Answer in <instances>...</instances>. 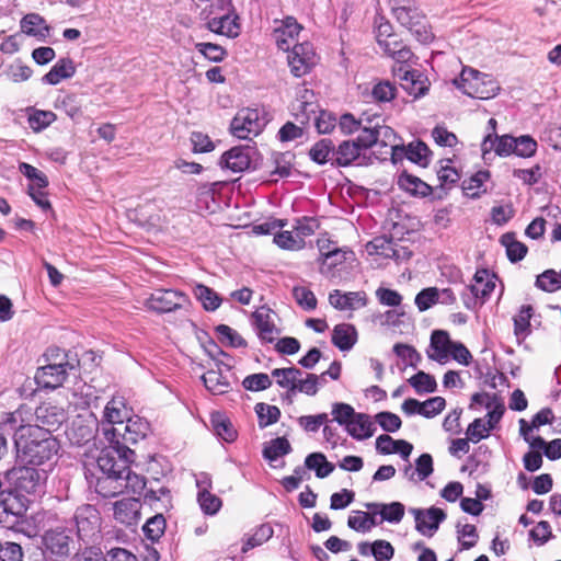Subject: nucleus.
Instances as JSON below:
<instances>
[{"mask_svg": "<svg viewBox=\"0 0 561 561\" xmlns=\"http://www.w3.org/2000/svg\"><path fill=\"white\" fill-rule=\"evenodd\" d=\"M13 440L18 459L32 466L54 465L60 448L58 440L39 425H20Z\"/></svg>", "mask_w": 561, "mask_h": 561, "instance_id": "f257e3e1", "label": "nucleus"}, {"mask_svg": "<svg viewBox=\"0 0 561 561\" xmlns=\"http://www.w3.org/2000/svg\"><path fill=\"white\" fill-rule=\"evenodd\" d=\"M45 480V471H38L31 467H14L7 471L5 481L9 484V492L2 500L3 511L14 516L22 515L25 505L18 496L39 492Z\"/></svg>", "mask_w": 561, "mask_h": 561, "instance_id": "f03ea898", "label": "nucleus"}, {"mask_svg": "<svg viewBox=\"0 0 561 561\" xmlns=\"http://www.w3.org/2000/svg\"><path fill=\"white\" fill-rule=\"evenodd\" d=\"M481 404L488 412L484 419H476L469 424L466 435L472 443H479L486 438L490 432L496 426L504 413V404L495 394L476 393L472 397V405Z\"/></svg>", "mask_w": 561, "mask_h": 561, "instance_id": "7ed1b4c3", "label": "nucleus"}, {"mask_svg": "<svg viewBox=\"0 0 561 561\" xmlns=\"http://www.w3.org/2000/svg\"><path fill=\"white\" fill-rule=\"evenodd\" d=\"M453 82L466 95L480 100L492 99L500 91L499 82L491 75L471 67H463L460 76Z\"/></svg>", "mask_w": 561, "mask_h": 561, "instance_id": "20e7f679", "label": "nucleus"}, {"mask_svg": "<svg viewBox=\"0 0 561 561\" xmlns=\"http://www.w3.org/2000/svg\"><path fill=\"white\" fill-rule=\"evenodd\" d=\"M270 121L264 107L242 108L230 124L231 134L239 139H252L259 136Z\"/></svg>", "mask_w": 561, "mask_h": 561, "instance_id": "39448f33", "label": "nucleus"}, {"mask_svg": "<svg viewBox=\"0 0 561 561\" xmlns=\"http://www.w3.org/2000/svg\"><path fill=\"white\" fill-rule=\"evenodd\" d=\"M149 425L139 416H129L125 423L114 427L102 428L103 435L108 444H116L128 447L129 444H136L145 438Z\"/></svg>", "mask_w": 561, "mask_h": 561, "instance_id": "423d86ee", "label": "nucleus"}, {"mask_svg": "<svg viewBox=\"0 0 561 561\" xmlns=\"http://www.w3.org/2000/svg\"><path fill=\"white\" fill-rule=\"evenodd\" d=\"M134 460V451L126 446L108 444L96 458L100 474L125 473L127 465Z\"/></svg>", "mask_w": 561, "mask_h": 561, "instance_id": "0eeeda50", "label": "nucleus"}, {"mask_svg": "<svg viewBox=\"0 0 561 561\" xmlns=\"http://www.w3.org/2000/svg\"><path fill=\"white\" fill-rule=\"evenodd\" d=\"M396 20L407 27L415 38L423 43H430L433 39V33L427 24L425 15L419 9L407 4L396 5L392 8Z\"/></svg>", "mask_w": 561, "mask_h": 561, "instance_id": "6e6552de", "label": "nucleus"}, {"mask_svg": "<svg viewBox=\"0 0 561 561\" xmlns=\"http://www.w3.org/2000/svg\"><path fill=\"white\" fill-rule=\"evenodd\" d=\"M150 310L159 313L187 312L191 305L188 297L173 289H157L147 300Z\"/></svg>", "mask_w": 561, "mask_h": 561, "instance_id": "1a4fd4ad", "label": "nucleus"}, {"mask_svg": "<svg viewBox=\"0 0 561 561\" xmlns=\"http://www.w3.org/2000/svg\"><path fill=\"white\" fill-rule=\"evenodd\" d=\"M354 262L355 253L346 247L330 251L324 257L319 259L320 273L333 282L342 280L343 273L352 267Z\"/></svg>", "mask_w": 561, "mask_h": 561, "instance_id": "9d476101", "label": "nucleus"}, {"mask_svg": "<svg viewBox=\"0 0 561 561\" xmlns=\"http://www.w3.org/2000/svg\"><path fill=\"white\" fill-rule=\"evenodd\" d=\"M290 72L300 78L311 71L317 64V55L310 43L295 44L287 56Z\"/></svg>", "mask_w": 561, "mask_h": 561, "instance_id": "9b49d317", "label": "nucleus"}, {"mask_svg": "<svg viewBox=\"0 0 561 561\" xmlns=\"http://www.w3.org/2000/svg\"><path fill=\"white\" fill-rule=\"evenodd\" d=\"M96 428L98 420L94 414L84 412L72 420L66 431V435L71 444L83 445L94 437Z\"/></svg>", "mask_w": 561, "mask_h": 561, "instance_id": "f8f14e48", "label": "nucleus"}, {"mask_svg": "<svg viewBox=\"0 0 561 561\" xmlns=\"http://www.w3.org/2000/svg\"><path fill=\"white\" fill-rule=\"evenodd\" d=\"M77 533L83 541L94 538L101 527V517L98 510L92 505H82L77 508L75 514Z\"/></svg>", "mask_w": 561, "mask_h": 561, "instance_id": "ddd939ff", "label": "nucleus"}, {"mask_svg": "<svg viewBox=\"0 0 561 561\" xmlns=\"http://www.w3.org/2000/svg\"><path fill=\"white\" fill-rule=\"evenodd\" d=\"M256 149L251 146H237L226 151L220 158V167L234 173L243 172L251 167Z\"/></svg>", "mask_w": 561, "mask_h": 561, "instance_id": "4468645a", "label": "nucleus"}, {"mask_svg": "<svg viewBox=\"0 0 561 561\" xmlns=\"http://www.w3.org/2000/svg\"><path fill=\"white\" fill-rule=\"evenodd\" d=\"M369 254H375L385 259H391L396 262L407 261L411 257L412 252L407 248L399 245L392 239L386 237H377L367 244Z\"/></svg>", "mask_w": 561, "mask_h": 561, "instance_id": "2eb2a0df", "label": "nucleus"}, {"mask_svg": "<svg viewBox=\"0 0 561 561\" xmlns=\"http://www.w3.org/2000/svg\"><path fill=\"white\" fill-rule=\"evenodd\" d=\"M277 24L273 32V38L277 47L284 51H289L290 47L297 43V37L302 30V26L293 16H286L280 21H275Z\"/></svg>", "mask_w": 561, "mask_h": 561, "instance_id": "dca6fc26", "label": "nucleus"}, {"mask_svg": "<svg viewBox=\"0 0 561 561\" xmlns=\"http://www.w3.org/2000/svg\"><path fill=\"white\" fill-rule=\"evenodd\" d=\"M456 296L450 288L439 289L437 287H427L422 289L414 299V304L420 312H424L437 305H453Z\"/></svg>", "mask_w": 561, "mask_h": 561, "instance_id": "f3484780", "label": "nucleus"}, {"mask_svg": "<svg viewBox=\"0 0 561 561\" xmlns=\"http://www.w3.org/2000/svg\"><path fill=\"white\" fill-rule=\"evenodd\" d=\"M410 513L414 516L416 530L427 537H432L435 534L439 524L446 517L445 513L437 507L427 510L411 508Z\"/></svg>", "mask_w": 561, "mask_h": 561, "instance_id": "a211bd4d", "label": "nucleus"}, {"mask_svg": "<svg viewBox=\"0 0 561 561\" xmlns=\"http://www.w3.org/2000/svg\"><path fill=\"white\" fill-rule=\"evenodd\" d=\"M67 363H53L39 367L35 374V381L39 388L56 389L67 378Z\"/></svg>", "mask_w": 561, "mask_h": 561, "instance_id": "6ab92c4d", "label": "nucleus"}, {"mask_svg": "<svg viewBox=\"0 0 561 561\" xmlns=\"http://www.w3.org/2000/svg\"><path fill=\"white\" fill-rule=\"evenodd\" d=\"M35 417L38 422L37 425L50 433L66 421L67 414L62 407L51 402H45L36 408Z\"/></svg>", "mask_w": 561, "mask_h": 561, "instance_id": "aec40b11", "label": "nucleus"}, {"mask_svg": "<svg viewBox=\"0 0 561 561\" xmlns=\"http://www.w3.org/2000/svg\"><path fill=\"white\" fill-rule=\"evenodd\" d=\"M330 304L340 311H357L367 305V294L364 290L342 291L333 290L329 295Z\"/></svg>", "mask_w": 561, "mask_h": 561, "instance_id": "412c9836", "label": "nucleus"}, {"mask_svg": "<svg viewBox=\"0 0 561 561\" xmlns=\"http://www.w3.org/2000/svg\"><path fill=\"white\" fill-rule=\"evenodd\" d=\"M364 506L367 511H370L375 514L376 518H378L379 525L383 522L390 524H399L405 513V507L400 502H391V503H378V502H368L365 503Z\"/></svg>", "mask_w": 561, "mask_h": 561, "instance_id": "4be33fe9", "label": "nucleus"}, {"mask_svg": "<svg viewBox=\"0 0 561 561\" xmlns=\"http://www.w3.org/2000/svg\"><path fill=\"white\" fill-rule=\"evenodd\" d=\"M405 156L411 162L426 168L431 161V151L425 142L415 141L410 142L408 146H392V159L396 157Z\"/></svg>", "mask_w": 561, "mask_h": 561, "instance_id": "5701e85b", "label": "nucleus"}, {"mask_svg": "<svg viewBox=\"0 0 561 561\" xmlns=\"http://www.w3.org/2000/svg\"><path fill=\"white\" fill-rule=\"evenodd\" d=\"M514 145H516V140L513 136L503 135L499 137L497 135L488 134L481 144V151L483 158L492 151L497 156L507 157L513 153Z\"/></svg>", "mask_w": 561, "mask_h": 561, "instance_id": "b1692460", "label": "nucleus"}, {"mask_svg": "<svg viewBox=\"0 0 561 561\" xmlns=\"http://www.w3.org/2000/svg\"><path fill=\"white\" fill-rule=\"evenodd\" d=\"M77 68L73 60L69 57L60 58L50 70L42 77V83L57 85L62 80L72 78Z\"/></svg>", "mask_w": 561, "mask_h": 561, "instance_id": "393cba45", "label": "nucleus"}, {"mask_svg": "<svg viewBox=\"0 0 561 561\" xmlns=\"http://www.w3.org/2000/svg\"><path fill=\"white\" fill-rule=\"evenodd\" d=\"M453 343L447 332L440 330L434 331L427 351L428 357L439 364H446L449 360V351Z\"/></svg>", "mask_w": 561, "mask_h": 561, "instance_id": "a878e982", "label": "nucleus"}, {"mask_svg": "<svg viewBox=\"0 0 561 561\" xmlns=\"http://www.w3.org/2000/svg\"><path fill=\"white\" fill-rule=\"evenodd\" d=\"M238 15L225 13L221 16H215L207 22V28L216 34L234 38L240 34V24Z\"/></svg>", "mask_w": 561, "mask_h": 561, "instance_id": "bb28decb", "label": "nucleus"}, {"mask_svg": "<svg viewBox=\"0 0 561 561\" xmlns=\"http://www.w3.org/2000/svg\"><path fill=\"white\" fill-rule=\"evenodd\" d=\"M399 71H403L402 87L409 94L421 98L427 93L430 82L419 70H404L400 67Z\"/></svg>", "mask_w": 561, "mask_h": 561, "instance_id": "cd10ccee", "label": "nucleus"}, {"mask_svg": "<svg viewBox=\"0 0 561 561\" xmlns=\"http://www.w3.org/2000/svg\"><path fill=\"white\" fill-rule=\"evenodd\" d=\"M129 417V411L122 398H113L104 408L102 426L114 427Z\"/></svg>", "mask_w": 561, "mask_h": 561, "instance_id": "c85d7f7f", "label": "nucleus"}, {"mask_svg": "<svg viewBox=\"0 0 561 561\" xmlns=\"http://www.w3.org/2000/svg\"><path fill=\"white\" fill-rule=\"evenodd\" d=\"M379 47L383 54L402 65L408 64L414 57L410 47L397 34L383 41Z\"/></svg>", "mask_w": 561, "mask_h": 561, "instance_id": "c756f323", "label": "nucleus"}, {"mask_svg": "<svg viewBox=\"0 0 561 561\" xmlns=\"http://www.w3.org/2000/svg\"><path fill=\"white\" fill-rule=\"evenodd\" d=\"M375 430L376 428L370 416L364 413H357L356 416L345 426L347 434L357 440H364L371 437Z\"/></svg>", "mask_w": 561, "mask_h": 561, "instance_id": "7c9ffc66", "label": "nucleus"}, {"mask_svg": "<svg viewBox=\"0 0 561 561\" xmlns=\"http://www.w3.org/2000/svg\"><path fill=\"white\" fill-rule=\"evenodd\" d=\"M140 503L135 497H126L114 504V517L122 524L131 525L138 518Z\"/></svg>", "mask_w": 561, "mask_h": 561, "instance_id": "2f4dec72", "label": "nucleus"}, {"mask_svg": "<svg viewBox=\"0 0 561 561\" xmlns=\"http://www.w3.org/2000/svg\"><path fill=\"white\" fill-rule=\"evenodd\" d=\"M123 474H98L95 477V491L104 497L123 493Z\"/></svg>", "mask_w": 561, "mask_h": 561, "instance_id": "473e14b6", "label": "nucleus"}, {"mask_svg": "<svg viewBox=\"0 0 561 561\" xmlns=\"http://www.w3.org/2000/svg\"><path fill=\"white\" fill-rule=\"evenodd\" d=\"M21 30L28 36L45 39L49 35V26L43 16L37 13H28L21 20Z\"/></svg>", "mask_w": 561, "mask_h": 561, "instance_id": "72a5a7b5", "label": "nucleus"}, {"mask_svg": "<svg viewBox=\"0 0 561 561\" xmlns=\"http://www.w3.org/2000/svg\"><path fill=\"white\" fill-rule=\"evenodd\" d=\"M332 342L339 350L350 351L357 342V331L355 327L348 323L335 325Z\"/></svg>", "mask_w": 561, "mask_h": 561, "instance_id": "f704fd0d", "label": "nucleus"}, {"mask_svg": "<svg viewBox=\"0 0 561 561\" xmlns=\"http://www.w3.org/2000/svg\"><path fill=\"white\" fill-rule=\"evenodd\" d=\"M377 525H379L378 518L370 511H352L347 519V526L351 529L363 534L370 531Z\"/></svg>", "mask_w": 561, "mask_h": 561, "instance_id": "c9c22d12", "label": "nucleus"}, {"mask_svg": "<svg viewBox=\"0 0 561 561\" xmlns=\"http://www.w3.org/2000/svg\"><path fill=\"white\" fill-rule=\"evenodd\" d=\"M362 151L355 139L342 141L335 149V163L340 167H347L359 159Z\"/></svg>", "mask_w": 561, "mask_h": 561, "instance_id": "e433bc0d", "label": "nucleus"}, {"mask_svg": "<svg viewBox=\"0 0 561 561\" xmlns=\"http://www.w3.org/2000/svg\"><path fill=\"white\" fill-rule=\"evenodd\" d=\"M44 540L46 548L56 556L64 557L70 552L71 539L64 531H49Z\"/></svg>", "mask_w": 561, "mask_h": 561, "instance_id": "4c0bfd02", "label": "nucleus"}, {"mask_svg": "<svg viewBox=\"0 0 561 561\" xmlns=\"http://www.w3.org/2000/svg\"><path fill=\"white\" fill-rule=\"evenodd\" d=\"M310 159L318 164L327 162L335 163V148L331 139H321L316 142L310 151Z\"/></svg>", "mask_w": 561, "mask_h": 561, "instance_id": "58836bf2", "label": "nucleus"}, {"mask_svg": "<svg viewBox=\"0 0 561 561\" xmlns=\"http://www.w3.org/2000/svg\"><path fill=\"white\" fill-rule=\"evenodd\" d=\"M211 425L216 435L222 440L231 443L237 438V431L225 414L219 412L213 413Z\"/></svg>", "mask_w": 561, "mask_h": 561, "instance_id": "ea45409f", "label": "nucleus"}, {"mask_svg": "<svg viewBox=\"0 0 561 561\" xmlns=\"http://www.w3.org/2000/svg\"><path fill=\"white\" fill-rule=\"evenodd\" d=\"M205 387L214 394H221L229 390L230 382L222 375L220 368L218 370L210 369L202 376Z\"/></svg>", "mask_w": 561, "mask_h": 561, "instance_id": "a19ab883", "label": "nucleus"}, {"mask_svg": "<svg viewBox=\"0 0 561 561\" xmlns=\"http://www.w3.org/2000/svg\"><path fill=\"white\" fill-rule=\"evenodd\" d=\"M300 375H302V371L296 367L275 368L272 370V377L276 378L277 385L289 391H296Z\"/></svg>", "mask_w": 561, "mask_h": 561, "instance_id": "79ce46f5", "label": "nucleus"}, {"mask_svg": "<svg viewBox=\"0 0 561 561\" xmlns=\"http://www.w3.org/2000/svg\"><path fill=\"white\" fill-rule=\"evenodd\" d=\"M313 92L305 89L300 99H297L293 104V111L296 117L301 116L300 122L305 123L310 119V114H316L317 105L312 101Z\"/></svg>", "mask_w": 561, "mask_h": 561, "instance_id": "37998d69", "label": "nucleus"}, {"mask_svg": "<svg viewBox=\"0 0 561 561\" xmlns=\"http://www.w3.org/2000/svg\"><path fill=\"white\" fill-rule=\"evenodd\" d=\"M398 184L402 190L413 195L426 196L431 192L430 185H427L417 176L411 175L407 172H403L399 175Z\"/></svg>", "mask_w": 561, "mask_h": 561, "instance_id": "c03bdc74", "label": "nucleus"}, {"mask_svg": "<svg viewBox=\"0 0 561 561\" xmlns=\"http://www.w3.org/2000/svg\"><path fill=\"white\" fill-rule=\"evenodd\" d=\"M194 295L208 312L215 311L220 306L221 299L218 294L205 285H196L194 288Z\"/></svg>", "mask_w": 561, "mask_h": 561, "instance_id": "a18cd8bd", "label": "nucleus"}, {"mask_svg": "<svg viewBox=\"0 0 561 561\" xmlns=\"http://www.w3.org/2000/svg\"><path fill=\"white\" fill-rule=\"evenodd\" d=\"M473 289L484 304L495 288V283L486 270H478L473 276Z\"/></svg>", "mask_w": 561, "mask_h": 561, "instance_id": "49530a36", "label": "nucleus"}, {"mask_svg": "<svg viewBox=\"0 0 561 561\" xmlns=\"http://www.w3.org/2000/svg\"><path fill=\"white\" fill-rule=\"evenodd\" d=\"M305 463L308 469L313 470L316 476L321 479L328 477L334 470V466L321 453L310 454L306 458Z\"/></svg>", "mask_w": 561, "mask_h": 561, "instance_id": "de8ad7c7", "label": "nucleus"}, {"mask_svg": "<svg viewBox=\"0 0 561 561\" xmlns=\"http://www.w3.org/2000/svg\"><path fill=\"white\" fill-rule=\"evenodd\" d=\"M298 379L296 391L310 397L316 396L319 387L323 385V375L317 376L314 374L302 373Z\"/></svg>", "mask_w": 561, "mask_h": 561, "instance_id": "09e8293b", "label": "nucleus"}, {"mask_svg": "<svg viewBox=\"0 0 561 561\" xmlns=\"http://www.w3.org/2000/svg\"><path fill=\"white\" fill-rule=\"evenodd\" d=\"M295 231H280L274 236V242L280 249L289 251H298L305 248L306 242L301 237H297Z\"/></svg>", "mask_w": 561, "mask_h": 561, "instance_id": "8fccbe9b", "label": "nucleus"}, {"mask_svg": "<svg viewBox=\"0 0 561 561\" xmlns=\"http://www.w3.org/2000/svg\"><path fill=\"white\" fill-rule=\"evenodd\" d=\"M536 286L548 293L561 289V271L546 270L537 276Z\"/></svg>", "mask_w": 561, "mask_h": 561, "instance_id": "3c124183", "label": "nucleus"}, {"mask_svg": "<svg viewBox=\"0 0 561 561\" xmlns=\"http://www.w3.org/2000/svg\"><path fill=\"white\" fill-rule=\"evenodd\" d=\"M450 159L439 161V168L437 169V178L442 186H450L459 181L460 174L458 170L451 165Z\"/></svg>", "mask_w": 561, "mask_h": 561, "instance_id": "603ef678", "label": "nucleus"}, {"mask_svg": "<svg viewBox=\"0 0 561 561\" xmlns=\"http://www.w3.org/2000/svg\"><path fill=\"white\" fill-rule=\"evenodd\" d=\"M255 327L259 337L266 343L274 342L280 334V329L270 318H255Z\"/></svg>", "mask_w": 561, "mask_h": 561, "instance_id": "864d4df0", "label": "nucleus"}, {"mask_svg": "<svg viewBox=\"0 0 561 561\" xmlns=\"http://www.w3.org/2000/svg\"><path fill=\"white\" fill-rule=\"evenodd\" d=\"M409 383L417 393H431L437 388V382L433 376L424 371H419L409 379Z\"/></svg>", "mask_w": 561, "mask_h": 561, "instance_id": "5fc2aeb1", "label": "nucleus"}, {"mask_svg": "<svg viewBox=\"0 0 561 561\" xmlns=\"http://www.w3.org/2000/svg\"><path fill=\"white\" fill-rule=\"evenodd\" d=\"M195 49L213 62H220L227 56V50L218 44L201 42L195 44Z\"/></svg>", "mask_w": 561, "mask_h": 561, "instance_id": "6e6d98bb", "label": "nucleus"}, {"mask_svg": "<svg viewBox=\"0 0 561 561\" xmlns=\"http://www.w3.org/2000/svg\"><path fill=\"white\" fill-rule=\"evenodd\" d=\"M24 413L26 410L19 408L14 412H3L0 414V430L7 432L13 430L14 432L20 425H25Z\"/></svg>", "mask_w": 561, "mask_h": 561, "instance_id": "4d7b16f0", "label": "nucleus"}, {"mask_svg": "<svg viewBox=\"0 0 561 561\" xmlns=\"http://www.w3.org/2000/svg\"><path fill=\"white\" fill-rule=\"evenodd\" d=\"M56 119L51 111L34 110L28 116V125L34 131H41L48 127Z\"/></svg>", "mask_w": 561, "mask_h": 561, "instance_id": "13d9d810", "label": "nucleus"}, {"mask_svg": "<svg viewBox=\"0 0 561 561\" xmlns=\"http://www.w3.org/2000/svg\"><path fill=\"white\" fill-rule=\"evenodd\" d=\"M290 450L289 442L284 437H277L273 439L265 448H264V457L270 461H275L279 457L288 454Z\"/></svg>", "mask_w": 561, "mask_h": 561, "instance_id": "bf43d9fd", "label": "nucleus"}, {"mask_svg": "<svg viewBox=\"0 0 561 561\" xmlns=\"http://www.w3.org/2000/svg\"><path fill=\"white\" fill-rule=\"evenodd\" d=\"M365 122L373 123V119L367 114H363L359 119H356L352 114L346 113L340 117L339 127L344 134H354L360 129Z\"/></svg>", "mask_w": 561, "mask_h": 561, "instance_id": "052dcab7", "label": "nucleus"}, {"mask_svg": "<svg viewBox=\"0 0 561 561\" xmlns=\"http://www.w3.org/2000/svg\"><path fill=\"white\" fill-rule=\"evenodd\" d=\"M320 227L319 220L314 217H301L296 219L293 229L297 237L305 238L312 236Z\"/></svg>", "mask_w": 561, "mask_h": 561, "instance_id": "680f3d73", "label": "nucleus"}, {"mask_svg": "<svg viewBox=\"0 0 561 561\" xmlns=\"http://www.w3.org/2000/svg\"><path fill=\"white\" fill-rule=\"evenodd\" d=\"M19 171L25 178H27L30 181L33 182L31 185H35V187H37V188H46L48 186L47 176L42 171L36 169L35 167H33L26 162H21L19 164Z\"/></svg>", "mask_w": 561, "mask_h": 561, "instance_id": "e2e57ef3", "label": "nucleus"}, {"mask_svg": "<svg viewBox=\"0 0 561 561\" xmlns=\"http://www.w3.org/2000/svg\"><path fill=\"white\" fill-rule=\"evenodd\" d=\"M197 502L206 515L217 514L222 505L221 500L211 492H198Z\"/></svg>", "mask_w": 561, "mask_h": 561, "instance_id": "0e129e2a", "label": "nucleus"}, {"mask_svg": "<svg viewBox=\"0 0 561 561\" xmlns=\"http://www.w3.org/2000/svg\"><path fill=\"white\" fill-rule=\"evenodd\" d=\"M273 536V528L271 525L264 524L261 525L255 533L247 539L242 547V551L247 552L250 549H253L257 546H261L265 541H267Z\"/></svg>", "mask_w": 561, "mask_h": 561, "instance_id": "69168bd1", "label": "nucleus"}, {"mask_svg": "<svg viewBox=\"0 0 561 561\" xmlns=\"http://www.w3.org/2000/svg\"><path fill=\"white\" fill-rule=\"evenodd\" d=\"M255 412L259 416L261 426H268L274 424L280 416V411L277 407L266 403H257L255 407Z\"/></svg>", "mask_w": 561, "mask_h": 561, "instance_id": "338daca9", "label": "nucleus"}, {"mask_svg": "<svg viewBox=\"0 0 561 561\" xmlns=\"http://www.w3.org/2000/svg\"><path fill=\"white\" fill-rule=\"evenodd\" d=\"M242 385L249 391H262L272 386V379L267 374L259 373L247 376Z\"/></svg>", "mask_w": 561, "mask_h": 561, "instance_id": "774afa93", "label": "nucleus"}]
</instances>
